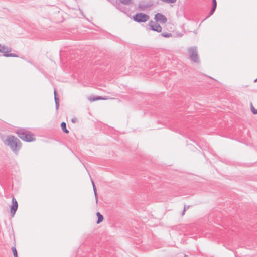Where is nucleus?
<instances>
[{
    "label": "nucleus",
    "instance_id": "nucleus-1",
    "mask_svg": "<svg viewBox=\"0 0 257 257\" xmlns=\"http://www.w3.org/2000/svg\"><path fill=\"white\" fill-rule=\"evenodd\" d=\"M3 142L15 154H17L22 148V144L20 139L12 135L7 136Z\"/></svg>",
    "mask_w": 257,
    "mask_h": 257
},
{
    "label": "nucleus",
    "instance_id": "nucleus-2",
    "mask_svg": "<svg viewBox=\"0 0 257 257\" xmlns=\"http://www.w3.org/2000/svg\"><path fill=\"white\" fill-rule=\"evenodd\" d=\"M16 133L21 139L25 142H31L36 140L34 134L25 128H18Z\"/></svg>",
    "mask_w": 257,
    "mask_h": 257
},
{
    "label": "nucleus",
    "instance_id": "nucleus-3",
    "mask_svg": "<svg viewBox=\"0 0 257 257\" xmlns=\"http://www.w3.org/2000/svg\"><path fill=\"white\" fill-rule=\"evenodd\" d=\"M135 22L140 23L148 21L150 19V16L143 13H137L132 18Z\"/></svg>",
    "mask_w": 257,
    "mask_h": 257
},
{
    "label": "nucleus",
    "instance_id": "nucleus-4",
    "mask_svg": "<svg viewBox=\"0 0 257 257\" xmlns=\"http://www.w3.org/2000/svg\"><path fill=\"white\" fill-rule=\"evenodd\" d=\"M188 52L189 53V57L191 61L196 63L200 62V60L198 55L197 47H191L190 49H188Z\"/></svg>",
    "mask_w": 257,
    "mask_h": 257
},
{
    "label": "nucleus",
    "instance_id": "nucleus-5",
    "mask_svg": "<svg viewBox=\"0 0 257 257\" xmlns=\"http://www.w3.org/2000/svg\"><path fill=\"white\" fill-rule=\"evenodd\" d=\"M12 51V48L10 47L5 45H2L0 46V52L3 54V56L6 57H18V56L15 53H10Z\"/></svg>",
    "mask_w": 257,
    "mask_h": 257
},
{
    "label": "nucleus",
    "instance_id": "nucleus-6",
    "mask_svg": "<svg viewBox=\"0 0 257 257\" xmlns=\"http://www.w3.org/2000/svg\"><path fill=\"white\" fill-rule=\"evenodd\" d=\"M150 30L160 33L162 31V27L158 23L150 20L148 23Z\"/></svg>",
    "mask_w": 257,
    "mask_h": 257
},
{
    "label": "nucleus",
    "instance_id": "nucleus-7",
    "mask_svg": "<svg viewBox=\"0 0 257 257\" xmlns=\"http://www.w3.org/2000/svg\"><path fill=\"white\" fill-rule=\"evenodd\" d=\"M18 207V204L17 201L15 198V197L14 196H13L12 199V204L10 206V213H11V215L12 217H13L15 215V214L17 210Z\"/></svg>",
    "mask_w": 257,
    "mask_h": 257
},
{
    "label": "nucleus",
    "instance_id": "nucleus-8",
    "mask_svg": "<svg viewBox=\"0 0 257 257\" xmlns=\"http://www.w3.org/2000/svg\"><path fill=\"white\" fill-rule=\"evenodd\" d=\"M154 19L156 22H159L162 24H165L167 22V18L162 13H157L155 15Z\"/></svg>",
    "mask_w": 257,
    "mask_h": 257
},
{
    "label": "nucleus",
    "instance_id": "nucleus-9",
    "mask_svg": "<svg viewBox=\"0 0 257 257\" xmlns=\"http://www.w3.org/2000/svg\"><path fill=\"white\" fill-rule=\"evenodd\" d=\"M217 7V2L216 0H212V7L211 9L210 10V12L208 13V15L206 17V18L203 20H205V19H207L209 17H210L211 15H212L214 12L215 11V10Z\"/></svg>",
    "mask_w": 257,
    "mask_h": 257
},
{
    "label": "nucleus",
    "instance_id": "nucleus-10",
    "mask_svg": "<svg viewBox=\"0 0 257 257\" xmlns=\"http://www.w3.org/2000/svg\"><path fill=\"white\" fill-rule=\"evenodd\" d=\"M115 2L116 3L115 6L117 9H119L120 11L124 13H127V12H128V9L126 7L122 5L121 4V3H120V2L118 3L117 1H115Z\"/></svg>",
    "mask_w": 257,
    "mask_h": 257
},
{
    "label": "nucleus",
    "instance_id": "nucleus-11",
    "mask_svg": "<svg viewBox=\"0 0 257 257\" xmlns=\"http://www.w3.org/2000/svg\"><path fill=\"white\" fill-rule=\"evenodd\" d=\"M54 95L56 110H58L59 108V98L58 94L55 89L54 91Z\"/></svg>",
    "mask_w": 257,
    "mask_h": 257
},
{
    "label": "nucleus",
    "instance_id": "nucleus-12",
    "mask_svg": "<svg viewBox=\"0 0 257 257\" xmlns=\"http://www.w3.org/2000/svg\"><path fill=\"white\" fill-rule=\"evenodd\" d=\"M153 5V3L152 1L148 2L147 4H139L138 8L142 11H144L145 9L149 8Z\"/></svg>",
    "mask_w": 257,
    "mask_h": 257
},
{
    "label": "nucleus",
    "instance_id": "nucleus-13",
    "mask_svg": "<svg viewBox=\"0 0 257 257\" xmlns=\"http://www.w3.org/2000/svg\"><path fill=\"white\" fill-rule=\"evenodd\" d=\"M88 99L89 101L92 102L97 100H106V98L99 96H90L88 97Z\"/></svg>",
    "mask_w": 257,
    "mask_h": 257
},
{
    "label": "nucleus",
    "instance_id": "nucleus-14",
    "mask_svg": "<svg viewBox=\"0 0 257 257\" xmlns=\"http://www.w3.org/2000/svg\"><path fill=\"white\" fill-rule=\"evenodd\" d=\"M91 183L92 184L93 190L94 193L96 203L97 204L98 203V194H97V192L96 187L95 185V183H94L93 180L92 179H91Z\"/></svg>",
    "mask_w": 257,
    "mask_h": 257
},
{
    "label": "nucleus",
    "instance_id": "nucleus-15",
    "mask_svg": "<svg viewBox=\"0 0 257 257\" xmlns=\"http://www.w3.org/2000/svg\"><path fill=\"white\" fill-rule=\"evenodd\" d=\"M96 216L97 217V220L96 221V223L97 224L100 223L104 219L103 216L99 212H97L96 213Z\"/></svg>",
    "mask_w": 257,
    "mask_h": 257
},
{
    "label": "nucleus",
    "instance_id": "nucleus-16",
    "mask_svg": "<svg viewBox=\"0 0 257 257\" xmlns=\"http://www.w3.org/2000/svg\"><path fill=\"white\" fill-rule=\"evenodd\" d=\"M61 127L63 132L66 134L69 133V130L66 127V123L65 122H62L61 123Z\"/></svg>",
    "mask_w": 257,
    "mask_h": 257
},
{
    "label": "nucleus",
    "instance_id": "nucleus-17",
    "mask_svg": "<svg viewBox=\"0 0 257 257\" xmlns=\"http://www.w3.org/2000/svg\"><path fill=\"white\" fill-rule=\"evenodd\" d=\"M161 35L163 37L169 38L172 36V34L167 32H163L161 34Z\"/></svg>",
    "mask_w": 257,
    "mask_h": 257
},
{
    "label": "nucleus",
    "instance_id": "nucleus-18",
    "mask_svg": "<svg viewBox=\"0 0 257 257\" xmlns=\"http://www.w3.org/2000/svg\"><path fill=\"white\" fill-rule=\"evenodd\" d=\"M119 2L124 5H130L132 3V0H119Z\"/></svg>",
    "mask_w": 257,
    "mask_h": 257
},
{
    "label": "nucleus",
    "instance_id": "nucleus-19",
    "mask_svg": "<svg viewBox=\"0 0 257 257\" xmlns=\"http://www.w3.org/2000/svg\"><path fill=\"white\" fill-rule=\"evenodd\" d=\"M12 252H13L14 257H18L17 249L15 246H13L12 247Z\"/></svg>",
    "mask_w": 257,
    "mask_h": 257
},
{
    "label": "nucleus",
    "instance_id": "nucleus-20",
    "mask_svg": "<svg viewBox=\"0 0 257 257\" xmlns=\"http://www.w3.org/2000/svg\"><path fill=\"white\" fill-rule=\"evenodd\" d=\"M250 108H251V111L253 114H257V109H255V108L252 105V103L250 104Z\"/></svg>",
    "mask_w": 257,
    "mask_h": 257
},
{
    "label": "nucleus",
    "instance_id": "nucleus-21",
    "mask_svg": "<svg viewBox=\"0 0 257 257\" xmlns=\"http://www.w3.org/2000/svg\"><path fill=\"white\" fill-rule=\"evenodd\" d=\"M190 205H188V206H187L186 205H184L183 210L182 214H181L182 216H183L185 214L186 211L187 209H188V208L190 207Z\"/></svg>",
    "mask_w": 257,
    "mask_h": 257
},
{
    "label": "nucleus",
    "instance_id": "nucleus-22",
    "mask_svg": "<svg viewBox=\"0 0 257 257\" xmlns=\"http://www.w3.org/2000/svg\"><path fill=\"white\" fill-rule=\"evenodd\" d=\"M164 3H167V4H172L176 2L177 0H161Z\"/></svg>",
    "mask_w": 257,
    "mask_h": 257
},
{
    "label": "nucleus",
    "instance_id": "nucleus-23",
    "mask_svg": "<svg viewBox=\"0 0 257 257\" xmlns=\"http://www.w3.org/2000/svg\"><path fill=\"white\" fill-rule=\"evenodd\" d=\"M71 121L73 123H75L77 121V119L76 118H73L71 119Z\"/></svg>",
    "mask_w": 257,
    "mask_h": 257
},
{
    "label": "nucleus",
    "instance_id": "nucleus-24",
    "mask_svg": "<svg viewBox=\"0 0 257 257\" xmlns=\"http://www.w3.org/2000/svg\"><path fill=\"white\" fill-rule=\"evenodd\" d=\"M254 82H257V78L255 79Z\"/></svg>",
    "mask_w": 257,
    "mask_h": 257
},
{
    "label": "nucleus",
    "instance_id": "nucleus-25",
    "mask_svg": "<svg viewBox=\"0 0 257 257\" xmlns=\"http://www.w3.org/2000/svg\"><path fill=\"white\" fill-rule=\"evenodd\" d=\"M0 46H1V44H0Z\"/></svg>",
    "mask_w": 257,
    "mask_h": 257
}]
</instances>
